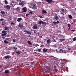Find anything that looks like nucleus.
I'll use <instances>...</instances> for the list:
<instances>
[{
  "label": "nucleus",
  "instance_id": "obj_1",
  "mask_svg": "<svg viewBox=\"0 0 76 76\" xmlns=\"http://www.w3.org/2000/svg\"><path fill=\"white\" fill-rule=\"evenodd\" d=\"M41 67L43 69H44V70L43 71V74H44L45 73H48V72H49L50 70V66H49L48 68H46L45 67V62H44L42 63Z\"/></svg>",
  "mask_w": 76,
  "mask_h": 76
},
{
  "label": "nucleus",
  "instance_id": "obj_2",
  "mask_svg": "<svg viewBox=\"0 0 76 76\" xmlns=\"http://www.w3.org/2000/svg\"><path fill=\"white\" fill-rule=\"evenodd\" d=\"M50 60H51V61H52L53 63L55 62L56 60H57V58L54 57V56H50Z\"/></svg>",
  "mask_w": 76,
  "mask_h": 76
},
{
  "label": "nucleus",
  "instance_id": "obj_3",
  "mask_svg": "<svg viewBox=\"0 0 76 76\" xmlns=\"http://www.w3.org/2000/svg\"><path fill=\"white\" fill-rule=\"evenodd\" d=\"M31 8L33 9H36L37 8V5L35 4L32 3L31 5Z\"/></svg>",
  "mask_w": 76,
  "mask_h": 76
},
{
  "label": "nucleus",
  "instance_id": "obj_4",
  "mask_svg": "<svg viewBox=\"0 0 76 76\" xmlns=\"http://www.w3.org/2000/svg\"><path fill=\"white\" fill-rule=\"evenodd\" d=\"M37 23L38 24H39V25H41L42 24H43V25H46V24H47V23H46V22L41 20H40L39 21H38Z\"/></svg>",
  "mask_w": 76,
  "mask_h": 76
},
{
  "label": "nucleus",
  "instance_id": "obj_5",
  "mask_svg": "<svg viewBox=\"0 0 76 76\" xmlns=\"http://www.w3.org/2000/svg\"><path fill=\"white\" fill-rule=\"evenodd\" d=\"M23 32H26L27 33V34H28L29 35H31V32L29 31H27V30H24L23 31Z\"/></svg>",
  "mask_w": 76,
  "mask_h": 76
},
{
  "label": "nucleus",
  "instance_id": "obj_6",
  "mask_svg": "<svg viewBox=\"0 0 76 76\" xmlns=\"http://www.w3.org/2000/svg\"><path fill=\"white\" fill-rule=\"evenodd\" d=\"M4 8H6V9H7V10H9V9H10V6L9 5H7L5 6L4 7Z\"/></svg>",
  "mask_w": 76,
  "mask_h": 76
},
{
  "label": "nucleus",
  "instance_id": "obj_7",
  "mask_svg": "<svg viewBox=\"0 0 76 76\" xmlns=\"http://www.w3.org/2000/svg\"><path fill=\"white\" fill-rule=\"evenodd\" d=\"M11 56L10 55H7L5 56L4 58L5 59H9L10 58H11Z\"/></svg>",
  "mask_w": 76,
  "mask_h": 76
},
{
  "label": "nucleus",
  "instance_id": "obj_8",
  "mask_svg": "<svg viewBox=\"0 0 76 76\" xmlns=\"http://www.w3.org/2000/svg\"><path fill=\"white\" fill-rule=\"evenodd\" d=\"M33 28L34 29H37L38 28V26H37V24H35L33 27Z\"/></svg>",
  "mask_w": 76,
  "mask_h": 76
},
{
  "label": "nucleus",
  "instance_id": "obj_9",
  "mask_svg": "<svg viewBox=\"0 0 76 76\" xmlns=\"http://www.w3.org/2000/svg\"><path fill=\"white\" fill-rule=\"evenodd\" d=\"M48 3H51L53 2V0H45Z\"/></svg>",
  "mask_w": 76,
  "mask_h": 76
},
{
  "label": "nucleus",
  "instance_id": "obj_10",
  "mask_svg": "<svg viewBox=\"0 0 76 76\" xmlns=\"http://www.w3.org/2000/svg\"><path fill=\"white\" fill-rule=\"evenodd\" d=\"M22 11L23 12H24V13H26L27 11L26 10V9H25V8H23L22 9Z\"/></svg>",
  "mask_w": 76,
  "mask_h": 76
},
{
  "label": "nucleus",
  "instance_id": "obj_11",
  "mask_svg": "<svg viewBox=\"0 0 76 76\" xmlns=\"http://www.w3.org/2000/svg\"><path fill=\"white\" fill-rule=\"evenodd\" d=\"M18 26L21 29L22 28H23V27H24V26H23L22 25V24H20L18 25Z\"/></svg>",
  "mask_w": 76,
  "mask_h": 76
},
{
  "label": "nucleus",
  "instance_id": "obj_12",
  "mask_svg": "<svg viewBox=\"0 0 76 76\" xmlns=\"http://www.w3.org/2000/svg\"><path fill=\"white\" fill-rule=\"evenodd\" d=\"M47 50H48V49L46 48H44L43 49V52H45L46 53V52H47Z\"/></svg>",
  "mask_w": 76,
  "mask_h": 76
},
{
  "label": "nucleus",
  "instance_id": "obj_13",
  "mask_svg": "<svg viewBox=\"0 0 76 76\" xmlns=\"http://www.w3.org/2000/svg\"><path fill=\"white\" fill-rule=\"evenodd\" d=\"M22 20V18H18L17 19V21H18V22H20V20Z\"/></svg>",
  "mask_w": 76,
  "mask_h": 76
},
{
  "label": "nucleus",
  "instance_id": "obj_14",
  "mask_svg": "<svg viewBox=\"0 0 76 76\" xmlns=\"http://www.w3.org/2000/svg\"><path fill=\"white\" fill-rule=\"evenodd\" d=\"M47 13V12L46 11H45V10H42V14H44L45 13Z\"/></svg>",
  "mask_w": 76,
  "mask_h": 76
},
{
  "label": "nucleus",
  "instance_id": "obj_15",
  "mask_svg": "<svg viewBox=\"0 0 76 76\" xmlns=\"http://www.w3.org/2000/svg\"><path fill=\"white\" fill-rule=\"evenodd\" d=\"M60 53H63V50L62 49H60L59 50Z\"/></svg>",
  "mask_w": 76,
  "mask_h": 76
},
{
  "label": "nucleus",
  "instance_id": "obj_16",
  "mask_svg": "<svg viewBox=\"0 0 76 76\" xmlns=\"http://www.w3.org/2000/svg\"><path fill=\"white\" fill-rule=\"evenodd\" d=\"M19 5H21V6H24V2H21L20 3H19Z\"/></svg>",
  "mask_w": 76,
  "mask_h": 76
},
{
  "label": "nucleus",
  "instance_id": "obj_17",
  "mask_svg": "<svg viewBox=\"0 0 76 76\" xmlns=\"http://www.w3.org/2000/svg\"><path fill=\"white\" fill-rule=\"evenodd\" d=\"M71 26L70 24H68V26L69 27V28L67 30V31H69V29H70V26Z\"/></svg>",
  "mask_w": 76,
  "mask_h": 76
},
{
  "label": "nucleus",
  "instance_id": "obj_18",
  "mask_svg": "<svg viewBox=\"0 0 76 76\" xmlns=\"http://www.w3.org/2000/svg\"><path fill=\"white\" fill-rule=\"evenodd\" d=\"M50 39H48L47 40V44H49L50 42Z\"/></svg>",
  "mask_w": 76,
  "mask_h": 76
},
{
  "label": "nucleus",
  "instance_id": "obj_19",
  "mask_svg": "<svg viewBox=\"0 0 76 76\" xmlns=\"http://www.w3.org/2000/svg\"><path fill=\"white\" fill-rule=\"evenodd\" d=\"M55 18L56 20H58V16L57 15H56Z\"/></svg>",
  "mask_w": 76,
  "mask_h": 76
},
{
  "label": "nucleus",
  "instance_id": "obj_20",
  "mask_svg": "<svg viewBox=\"0 0 76 76\" xmlns=\"http://www.w3.org/2000/svg\"><path fill=\"white\" fill-rule=\"evenodd\" d=\"M59 41L60 42H62V41H65V39H59Z\"/></svg>",
  "mask_w": 76,
  "mask_h": 76
},
{
  "label": "nucleus",
  "instance_id": "obj_21",
  "mask_svg": "<svg viewBox=\"0 0 76 76\" xmlns=\"http://www.w3.org/2000/svg\"><path fill=\"white\" fill-rule=\"evenodd\" d=\"M7 33H3L2 34H1V36L2 37H4V36H5V35H7Z\"/></svg>",
  "mask_w": 76,
  "mask_h": 76
},
{
  "label": "nucleus",
  "instance_id": "obj_22",
  "mask_svg": "<svg viewBox=\"0 0 76 76\" xmlns=\"http://www.w3.org/2000/svg\"><path fill=\"white\" fill-rule=\"evenodd\" d=\"M5 73H9V71L8 70H6L5 71Z\"/></svg>",
  "mask_w": 76,
  "mask_h": 76
},
{
  "label": "nucleus",
  "instance_id": "obj_23",
  "mask_svg": "<svg viewBox=\"0 0 76 76\" xmlns=\"http://www.w3.org/2000/svg\"><path fill=\"white\" fill-rule=\"evenodd\" d=\"M4 42L5 44H8V43H9V42H8L6 40H4Z\"/></svg>",
  "mask_w": 76,
  "mask_h": 76
},
{
  "label": "nucleus",
  "instance_id": "obj_24",
  "mask_svg": "<svg viewBox=\"0 0 76 76\" xmlns=\"http://www.w3.org/2000/svg\"><path fill=\"white\" fill-rule=\"evenodd\" d=\"M28 44H30V45H32V44L31 43V42H30L29 40H28Z\"/></svg>",
  "mask_w": 76,
  "mask_h": 76
},
{
  "label": "nucleus",
  "instance_id": "obj_25",
  "mask_svg": "<svg viewBox=\"0 0 76 76\" xmlns=\"http://www.w3.org/2000/svg\"><path fill=\"white\" fill-rule=\"evenodd\" d=\"M67 53V51H66V50H63V53H65V54H66Z\"/></svg>",
  "mask_w": 76,
  "mask_h": 76
},
{
  "label": "nucleus",
  "instance_id": "obj_26",
  "mask_svg": "<svg viewBox=\"0 0 76 76\" xmlns=\"http://www.w3.org/2000/svg\"><path fill=\"white\" fill-rule=\"evenodd\" d=\"M7 31H5L4 30H3L2 32V33H3V34H4V33H6V32Z\"/></svg>",
  "mask_w": 76,
  "mask_h": 76
},
{
  "label": "nucleus",
  "instance_id": "obj_27",
  "mask_svg": "<svg viewBox=\"0 0 76 76\" xmlns=\"http://www.w3.org/2000/svg\"><path fill=\"white\" fill-rule=\"evenodd\" d=\"M69 18H70V19H72V15H69Z\"/></svg>",
  "mask_w": 76,
  "mask_h": 76
},
{
  "label": "nucleus",
  "instance_id": "obj_28",
  "mask_svg": "<svg viewBox=\"0 0 76 76\" xmlns=\"http://www.w3.org/2000/svg\"><path fill=\"white\" fill-rule=\"evenodd\" d=\"M76 40V37H75L73 39V41H75Z\"/></svg>",
  "mask_w": 76,
  "mask_h": 76
},
{
  "label": "nucleus",
  "instance_id": "obj_29",
  "mask_svg": "<svg viewBox=\"0 0 76 76\" xmlns=\"http://www.w3.org/2000/svg\"><path fill=\"white\" fill-rule=\"evenodd\" d=\"M5 3L6 4H7L8 2H7V1L6 0H5L4 1Z\"/></svg>",
  "mask_w": 76,
  "mask_h": 76
},
{
  "label": "nucleus",
  "instance_id": "obj_30",
  "mask_svg": "<svg viewBox=\"0 0 76 76\" xmlns=\"http://www.w3.org/2000/svg\"><path fill=\"white\" fill-rule=\"evenodd\" d=\"M53 23L54 25H57V23L56 22V21L53 22Z\"/></svg>",
  "mask_w": 76,
  "mask_h": 76
},
{
  "label": "nucleus",
  "instance_id": "obj_31",
  "mask_svg": "<svg viewBox=\"0 0 76 76\" xmlns=\"http://www.w3.org/2000/svg\"><path fill=\"white\" fill-rule=\"evenodd\" d=\"M16 53H17V54H18V55H19V54H20V52H19V51L16 52Z\"/></svg>",
  "mask_w": 76,
  "mask_h": 76
},
{
  "label": "nucleus",
  "instance_id": "obj_32",
  "mask_svg": "<svg viewBox=\"0 0 76 76\" xmlns=\"http://www.w3.org/2000/svg\"><path fill=\"white\" fill-rule=\"evenodd\" d=\"M61 10L62 12H64V9H61Z\"/></svg>",
  "mask_w": 76,
  "mask_h": 76
},
{
  "label": "nucleus",
  "instance_id": "obj_33",
  "mask_svg": "<svg viewBox=\"0 0 76 76\" xmlns=\"http://www.w3.org/2000/svg\"><path fill=\"white\" fill-rule=\"evenodd\" d=\"M8 29V28L5 27H4V29L5 30H7V29Z\"/></svg>",
  "mask_w": 76,
  "mask_h": 76
},
{
  "label": "nucleus",
  "instance_id": "obj_34",
  "mask_svg": "<svg viewBox=\"0 0 76 76\" xmlns=\"http://www.w3.org/2000/svg\"><path fill=\"white\" fill-rule=\"evenodd\" d=\"M44 45H42L40 46V47H41V48H42V47H44Z\"/></svg>",
  "mask_w": 76,
  "mask_h": 76
},
{
  "label": "nucleus",
  "instance_id": "obj_35",
  "mask_svg": "<svg viewBox=\"0 0 76 76\" xmlns=\"http://www.w3.org/2000/svg\"><path fill=\"white\" fill-rule=\"evenodd\" d=\"M1 13H2V14H5V12H4V11H1Z\"/></svg>",
  "mask_w": 76,
  "mask_h": 76
},
{
  "label": "nucleus",
  "instance_id": "obj_36",
  "mask_svg": "<svg viewBox=\"0 0 76 76\" xmlns=\"http://www.w3.org/2000/svg\"><path fill=\"white\" fill-rule=\"evenodd\" d=\"M12 41L13 42H16V40L15 39H12Z\"/></svg>",
  "mask_w": 76,
  "mask_h": 76
},
{
  "label": "nucleus",
  "instance_id": "obj_37",
  "mask_svg": "<svg viewBox=\"0 0 76 76\" xmlns=\"http://www.w3.org/2000/svg\"><path fill=\"white\" fill-rule=\"evenodd\" d=\"M29 14H29H31V15H32L33 14V13H32V12H30Z\"/></svg>",
  "mask_w": 76,
  "mask_h": 76
},
{
  "label": "nucleus",
  "instance_id": "obj_38",
  "mask_svg": "<svg viewBox=\"0 0 76 76\" xmlns=\"http://www.w3.org/2000/svg\"><path fill=\"white\" fill-rule=\"evenodd\" d=\"M73 22H76V20L75 19H74L73 20Z\"/></svg>",
  "mask_w": 76,
  "mask_h": 76
},
{
  "label": "nucleus",
  "instance_id": "obj_39",
  "mask_svg": "<svg viewBox=\"0 0 76 76\" xmlns=\"http://www.w3.org/2000/svg\"><path fill=\"white\" fill-rule=\"evenodd\" d=\"M38 50H37V51H39V52H41V49H39Z\"/></svg>",
  "mask_w": 76,
  "mask_h": 76
},
{
  "label": "nucleus",
  "instance_id": "obj_40",
  "mask_svg": "<svg viewBox=\"0 0 76 76\" xmlns=\"http://www.w3.org/2000/svg\"><path fill=\"white\" fill-rule=\"evenodd\" d=\"M29 15V14H26V17H27L28 16V15Z\"/></svg>",
  "mask_w": 76,
  "mask_h": 76
},
{
  "label": "nucleus",
  "instance_id": "obj_41",
  "mask_svg": "<svg viewBox=\"0 0 76 76\" xmlns=\"http://www.w3.org/2000/svg\"><path fill=\"white\" fill-rule=\"evenodd\" d=\"M61 70H62V69H63V66H62L61 67Z\"/></svg>",
  "mask_w": 76,
  "mask_h": 76
},
{
  "label": "nucleus",
  "instance_id": "obj_42",
  "mask_svg": "<svg viewBox=\"0 0 76 76\" xmlns=\"http://www.w3.org/2000/svg\"><path fill=\"white\" fill-rule=\"evenodd\" d=\"M11 25H15V23L13 22L11 23Z\"/></svg>",
  "mask_w": 76,
  "mask_h": 76
},
{
  "label": "nucleus",
  "instance_id": "obj_43",
  "mask_svg": "<svg viewBox=\"0 0 76 76\" xmlns=\"http://www.w3.org/2000/svg\"><path fill=\"white\" fill-rule=\"evenodd\" d=\"M13 48L14 49V50H17V48H15V47H14Z\"/></svg>",
  "mask_w": 76,
  "mask_h": 76
},
{
  "label": "nucleus",
  "instance_id": "obj_44",
  "mask_svg": "<svg viewBox=\"0 0 76 76\" xmlns=\"http://www.w3.org/2000/svg\"><path fill=\"white\" fill-rule=\"evenodd\" d=\"M4 20L3 19H0V21H3V20Z\"/></svg>",
  "mask_w": 76,
  "mask_h": 76
},
{
  "label": "nucleus",
  "instance_id": "obj_45",
  "mask_svg": "<svg viewBox=\"0 0 76 76\" xmlns=\"http://www.w3.org/2000/svg\"><path fill=\"white\" fill-rule=\"evenodd\" d=\"M2 24L3 25H5V23H4V22H3L2 23Z\"/></svg>",
  "mask_w": 76,
  "mask_h": 76
},
{
  "label": "nucleus",
  "instance_id": "obj_46",
  "mask_svg": "<svg viewBox=\"0 0 76 76\" xmlns=\"http://www.w3.org/2000/svg\"><path fill=\"white\" fill-rule=\"evenodd\" d=\"M10 39V38H7L6 39V40H9Z\"/></svg>",
  "mask_w": 76,
  "mask_h": 76
},
{
  "label": "nucleus",
  "instance_id": "obj_47",
  "mask_svg": "<svg viewBox=\"0 0 76 76\" xmlns=\"http://www.w3.org/2000/svg\"><path fill=\"white\" fill-rule=\"evenodd\" d=\"M39 18H42V16H41V15H39Z\"/></svg>",
  "mask_w": 76,
  "mask_h": 76
},
{
  "label": "nucleus",
  "instance_id": "obj_48",
  "mask_svg": "<svg viewBox=\"0 0 76 76\" xmlns=\"http://www.w3.org/2000/svg\"><path fill=\"white\" fill-rule=\"evenodd\" d=\"M2 38L3 39H5V37H2Z\"/></svg>",
  "mask_w": 76,
  "mask_h": 76
},
{
  "label": "nucleus",
  "instance_id": "obj_49",
  "mask_svg": "<svg viewBox=\"0 0 76 76\" xmlns=\"http://www.w3.org/2000/svg\"><path fill=\"white\" fill-rule=\"evenodd\" d=\"M56 22L57 23H59V21H57Z\"/></svg>",
  "mask_w": 76,
  "mask_h": 76
},
{
  "label": "nucleus",
  "instance_id": "obj_50",
  "mask_svg": "<svg viewBox=\"0 0 76 76\" xmlns=\"http://www.w3.org/2000/svg\"><path fill=\"white\" fill-rule=\"evenodd\" d=\"M7 37H10V35H7Z\"/></svg>",
  "mask_w": 76,
  "mask_h": 76
},
{
  "label": "nucleus",
  "instance_id": "obj_51",
  "mask_svg": "<svg viewBox=\"0 0 76 76\" xmlns=\"http://www.w3.org/2000/svg\"><path fill=\"white\" fill-rule=\"evenodd\" d=\"M53 40L54 41V42H56V41L54 39H53Z\"/></svg>",
  "mask_w": 76,
  "mask_h": 76
},
{
  "label": "nucleus",
  "instance_id": "obj_52",
  "mask_svg": "<svg viewBox=\"0 0 76 76\" xmlns=\"http://www.w3.org/2000/svg\"><path fill=\"white\" fill-rule=\"evenodd\" d=\"M34 34H35V33H36V31H34Z\"/></svg>",
  "mask_w": 76,
  "mask_h": 76
},
{
  "label": "nucleus",
  "instance_id": "obj_53",
  "mask_svg": "<svg viewBox=\"0 0 76 76\" xmlns=\"http://www.w3.org/2000/svg\"><path fill=\"white\" fill-rule=\"evenodd\" d=\"M73 23H74V22H72L71 23V24H73Z\"/></svg>",
  "mask_w": 76,
  "mask_h": 76
},
{
  "label": "nucleus",
  "instance_id": "obj_54",
  "mask_svg": "<svg viewBox=\"0 0 76 76\" xmlns=\"http://www.w3.org/2000/svg\"><path fill=\"white\" fill-rule=\"evenodd\" d=\"M34 53H35V54H37V53L36 52H34Z\"/></svg>",
  "mask_w": 76,
  "mask_h": 76
},
{
  "label": "nucleus",
  "instance_id": "obj_55",
  "mask_svg": "<svg viewBox=\"0 0 76 76\" xmlns=\"http://www.w3.org/2000/svg\"><path fill=\"white\" fill-rule=\"evenodd\" d=\"M42 36H40V38H42Z\"/></svg>",
  "mask_w": 76,
  "mask_h": 76
},
{
  "label": "nucleus",
  "instance_id": "obj_56",
  "mask_svg": "<svg viewBox=\"0 0 76 76\" xmlns=\"http://www.w3.org/2000/svg\"><path fill=\"white\" fill-rule=\"evenodd\" d=\"M54 47H56V45H54Z\"/></svg>",
  "mask_w": 76,
  "mask_h": 76
},
{
  "label": "nucleus",
  "instance_id": "obj_57",
  "mask_svg": "<svg viewBox=\"0 0 76 76\" xmlns=\"http://www.w3.org/2000/svg\"><path fill=\"white\" fill-rule=\"evenodd\" d=\"M66 71H67V72H68V69L66 70Z\"/></svg>",
  "mask_w": 76,
  "mask_h": 76
},
{
  "label": "nucleus",
  "instance_id": "obj_58",
  "mask_svg": "<svg viewBox=\"0 0 76 76\" xmlns=\"http://www.w3.org/2000/svg\"><path fill=\"white\" fill-rule=\"evenodd\" d=\"M44 40H46V39H44Z\"/></svg>",
  "mask_w": 76,
  "mask_h": 76
},
{
  "label": "nucleus",
  "instance_id": "obj_59",
  "mask_svg": "<svg viewBox=\"0 0 76 76\" xmlns=\"http://www.w3.org/2000/svg\"><path fill=\"white\" fill-rule=\"evenodd\" d=\"M35 23V22H33V23Z\"/></svg>",
  "mask_w": 76,
  "mask_h": 76
},
{
  "label": "nucleus",
  "instance_id": "obj_60",
  "mask_svg": "<svg viewBox=\"0 0 76 76\" xmlns=\"http://www.w3.org/2000/svg\"><path fill=\"white\" fill-rule=\"evenodd\" d=\"M74 31V30H72V31Z\"/></svg>",
  "mask_w": 76,
  "mask_h": 76
},
{
  "label": "nucleus",
  "instance_id": "obj_61",
  "mask_svg": "<svg viewBox=\"0 0 76 76\" xmlns=\"http://www.w3.org/2000/svg\"><path fill=\"white\" fill-rule=\"evenodd\" d=\"M18 10H19V9H18Z\"/></svg>",
  "mask_w": 76,
  "mask_h": 76
},
{
  "label": "nucleus",
  "instance_id": "obj_62",
  "mask_svg": "<svg viewBox=\"0 0 76 76\" xmlns=\"http://www.w3.org/2000/svg\"><path fill=\"white\" fill-rule=\"evenodd\" d=\"M5 37H6V36H5Z\"/></svg>",
  "mask_w": 76,
  "mask_h": 76
},
{
  "label": "nucleus",
  "instance_id": "obj_63",
  "mask_svg": "<svg viewBox=\"0 0 76 76\" xmlns=\"http://www.w3.org/2000/svg\"><path fill=\"white\" fill-rule=\"evenodd\" d=\"M30 37H31V36H30Z\"/></svg>",
  "mask_w": 76,
  "mask_h": 76
}]
</instances>
